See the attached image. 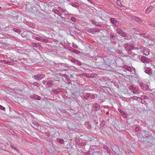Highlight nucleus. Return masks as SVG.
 <instances>
[{
    "label": "nucleus",
    "instance_id": "13",
    "mask_svg": "<svg viewBox=\"0 0 155 155\" xmlns=\"http://www.w3.org/2000/svg\"><path fill=\"white\" fill-rule=\"evenodd\" d=\"M131 54V56L133 57V58L134 59V60H136V59H138L139 58V55L137 54H135L134 53H130Z\"/></svg>",
    "mask_w": 155,
    "mask_h": 155
},
{
    "label": "nucleus",
    "instance_id": "55",
    "mask_svg": "<svg viewBox=\"0 0 155 155\" xmlns=\"http://www.w3.org/2000/svg\"><path fill=\"white\" fill-rule=\"evenodd\" d=\"M143 98L144 99H145V100H147V99H148L149 98L147 96H145L143 97Z\"/></svg>",
    "mask_w": 155,
    "mask_h": 155
},
{
    "label": "nucleus",
    "instance_id": "12",
    "mask_svg": "<svg viewBox=\"0 0 155 155\" xmlns=\"http://www.w3.org/2000/svg\"><path fill=\"white\" fill-rule=\"evenodd\" d=\"M61 88H58L57 89H53L52 91L55 94H58L61 91Z\"/></svg>",
    "mask_w": 155,
    "mask_h": 155
},
{
    "label": "nucleus",
    "instance_id": "15",
    "mask_svg": "<svg viewBox=\"0 0 155 155\" xmlns=\"http://www.w3.org/2000/svg\"><path fill=\"white\" fill-rule=\"evenodd\" d=\"M132 19L138 22H139L140 21L142 22V21H143V20L140 19V18L136 16H133Z\"/></svg>",
    "mask_w": 155,
    "mask_h": 155
},
{
    "label": "nucleus",
    "instance_id": "31",
    "mask_svg": "<svg viewBox=\"0 0 155 155\" xmlns=\"http://www.w3.org/2000/svg\"><path fill=\"white\" fill-rule=\"evenodd\" d=\"M95 29H90L88 30L89 32H91L93 34L95 32Z\"/></svg>",
    "mask_w": 155,
    "mask_h": 155
},
{
    "label": "nucleus",
    "instance_id": "19",
    "mask_svg": "<svg viewBox=\"0 0 155 155\" xmlns=\"http://www.w3.org/2000/svg\"><path fill=\"white\" fill-rule=\"evenodd\" d=\"M110 21L113 24H114L117 22V20L114 18H111L110 19Z\"/></svg>",
    "mask_w": 155,
    "mask_h": 155
},
{
    "label": "nucleus",
    "instance_id": "43",
    "mask_svg": "<svg viewBox=\"0 0 155 155\" xmlns=\"http://www.w3.org/2000/svg\"><path fill=\"white\" fill-rule=\"evenodd\" d=\"M150 136V135L148 134H145L143 136L144 138H147Z\"/></svg>",
    "mask_w": 155,
    "mask_h": 155
},
{
    "label": "nucleus",
    "instance_id": "57",
    "mask_svg": "<svg viewBox=\"0 0 155 155\" xmlns=\"http://www.w3.org/2000/svg\"><path fill=\"white\" fill-rule=\"evenodd\" d=\"M62 20L63 21L65 22V18L63 17H61Z\"/></svg>",
    "mask_w": 155,
    "mask_h": 155
},
{
    "label": "nucleus",
    "instance_id": "4",
    "mask_svg": "<svg viewBox=\"0 0 155 155\" xmlns=\"http://www.w3.org/2000/svg\"><path fill=\"white\" fill-rule=\"evenodd\" d=\"M70 61L72 63H74V64H77L78 66H80L82 65V64L80 61L78 60L75 59L74 58H72L70 60Z\"/></svg>",
    "mask_w": 155,
    "mask_h": 155
},
{
    "label": "nucleus",
    "instance_id": "56",
    "mask_svg": "<svg viewBox=\"0 0 155 155\" xmlns=\"http://www.w3.org/2000/svg\"><path fill=\"white\" fill-rule=\"evenodd\" d=\"M85 143H80V144L79 145V146H83L84 145Z\"/></svg>",
    "mask_w": 155,
    "mask_h": 155
},
{
    "label": "nucleus",
    "instance_id": "17",
    "mask_svg": "<svg viewBox=\"0 0 155 155\" xmlns=\"http://www.w3.org/2000/svg\"><path fill=\"white\" fill-rule=\"evenodd\" d=\"M134 126L135 127V128L134 129L135 131L136 132H138L140 129V126L138 124L135 125Z\"/></svg>",
    "mask_w": 155,
    "mask_h": 155
},
{
    "label": "nucleus",
    "instance_id": "44",
    "mask_svg": "<svg viewBox=\"0 0 155 155\" xmlns=\"http://www.w3.org/2000/svg\"><path fill=\"white\" fill-rule=\"evenodd\" d=\"M130 89L132 90H134L135 91H136V88L134 87H133L132 86H131L130 87Z\"/></svg>",
    "mask_w": 155,
    "mask_h": 155
},
{
    "label": "nucleus",
    "instance_id": "26",
    "mask_svg": "<svg viewBox=\"0 0 155 155\" xmlns=\"http://www.w3.org/2000/svg\"><path fill=\"white\" fill-rule=\"evenodd\" d=\"M117 32L118 34H121L123 31L120 28H117L116 29Z\"/></svg>",
    "mask_w": 155,
    "mask_h": 155
},
{
    "label": "nucleus",
    "instance_id": "22",
    "mask_svg": "<svg viewBox=\"0 0 155 155\" xmlns=\"http://www.w3.org/2000/svg\"><path fill=\"white\" fill-rule=\"evenodd\" d=\"M12 30L13 31H15L16 32L18 33L19 34H20L21 32V30L19 29L13 28Z\"/></svg>",
    "mask_w": 155,
    "mask_h": 155
},
{
    "label": "nucleus",
    "instance_id": "7",
    "mask_svg": "<svg viewBox=\"0 0 155 155\" xmlns=\"http://www.w3.org/2000/svg\"><path fill=\"white\" fill-rule=\"evenodd\" d=\"M31 45L34 47L38 48L39 50H42L43 49V47L42 46L40 45L39 43H32Z\"/></svg>",
    "mask_w": 155,
    "mask_h": 155
},
{
    "label": "nucleus",
    "instance_id": "10",
    "mask_svg": "<svg viewBox=\"0 0 155 155\" xmlns=\"http://www.w3.org/2000/svg\"><path fill=\"white\" fill-rule=\"evenodd\" d=\"M153 7L154 5H149L148 7H147L145 11L146 13L147 14L150 13L151 10L153 9Z\"/></svg>",
    "mask_w": 155,
    "mask_h": 155
},
{
    "label": "nucleus",
    "instance_id": "46",
    "mask_svg": "<svg viewBox=\"0 0 155 155\" xmlns=\"http://www.w3.org/2000/svg\"><path fill=\"white\" fill-rule=\"evenodd\" d=\"M72 51L74 53L78 54V51L76 50L73 49Z\"/></svg>",
    "mask_w": 155,
    "mask_h": 155
},
{
    "label": "nucleus",
    "instance_id": "59",
    "mask_svg": "<svg viewBox=\"0 0 155 155\" xmlns=\"http://www.w3.org/2000/svg\"><path fill=\"white\" fill-rule=\"evenodd\" d=\"M91 22L93 24H95L96 23V22L95 21L92 20H91Z\"/></svg>",
    "mask_w": 155,
    "mask_h": 155
},
{
    "label": "nucleus",
    "instance_id": "42",
    "mask_svg": "<svg viewBox=\"0 0 155 155\" xmlns=\"http://www.w3.org/2000/svg\"><path fill=\"white\" fill-rule=\"evenodd\" d=\"M149 89V86L148 85H145L144 88L143 90H147Z\"/></svg>",
    "mask_w": 155,
    "mask_h": 155
},
{
    "label": "nucleus",
    "instance_id": "47",
    "mask_svg": "<svg viewBox=\"0 0 155 155\" xmlns=\"http://www.w3.org/2000/svg\"><path fill=\"white\" fill-rule=\"evenodd\" d=\"M71 21H73V22H75L76 21V19L75 18L72 17L71 18Z\"/></svg>",
    "mask_w": 155,
    "mask_h": 155
},
{
    "label": "nucleus",
    "instance_id": "64",
    "mask_svg": "<svg viewBox=\"0 0 155 155\" xmlns=\"http://www.w3.org/2000/svg\"><path fill=\"white\" fill-rule=\"evenodd\" d=\"M15 150L17 151V152L18 153H19V150L17 148V149H15Z\"/></svg>",
    "mask_w": 155,
    "mask_h": 155
},
{
    "label": "nucleus",
    "instance_id": "51",
    "mask_svg": "<svg viewBox=\"0 0 155 155\" xmlns=\"http://www.w3.org/2000/svg\"><path fill=\"white\" fill-rule=\"evenodd\" d=\"M6 61H7V60H1V62H2V63H4L5 64H6Z\"/></svg>",
    "mask_w": 155,
    "mask_h": 155
},
{
    "label": "nucleus",
    "instance_id": "62",
    "mask_svg": "<svg viewBox=\"0 0 155 155\" xmlns=\"http://www.w3.org/2000/svg\"><path fill=\"white\" fill-rule=\"evenodd\" d=\"M100 31V30H99V29L95 30V32H99Z\"/></svg>",
    "mask_w": 155,
    "mask_h": 155
},
{
    "label": "nucleus",
    "instance_id": "60",
    "mask_svg": "<svg viewBox=\"0 0 155 155\" xmlns=\"http://www.w3.org/2000/svg\"><path fill=\"white\" fill-rule=\"evenodd\" d=\"M137 97L135 96H133L132 97V98H133V99H135L136 100H137V99L135 98H137Z\"/></svg>",
    "mask_w": 155,
    "mask_h": 155
},
{
    "label": "nucleus",
    "instance_id": "16",
    "mask_svg": "<svg viewBox=\"0 0 155 155\" xmlns=\"http://www.w3.org/2000/svg\"><path fill=\"white\" fill-rule=\"evenodd\" d=\"M92 118L96 124H98V122H97V117L96 116L93 115L92 116Z\"/></svg>",
    "mask_w": 155,
    "mask_h": 155
},
{
    "label": "nucleus",
    "instance_id": "34",
    "mask_svg": "<svg viewBox=\"0 0 155 155\" xmlns=\"http://www.w3.org/2000/svg\"><path fill=\"white\" fill-rule=\"evenodd\" d=\"M75 142L76 143L77 145H79V144H80V141L79 139H78L77 138H76L75 139Z\"/></svg>",
    "mask_w": 155,
    "mask_h": 155
},
{
    "label": "nucleus",
    "instance_id": "58",
    "mask_svg": "<svg viewBox=\"0 0 155 155\" xmlns=\"http://www.w3.org/2000/svg\"><path fill=\"white\" fill-rule=\"evenodd\" d=\"M133 28V29L134 30H136L137 29V27H136L135 26H132Z\"/></svg>",
    "mask_w": 155,
    "mask_h": 155
},
{
    "label": "nucleus",
    "instance_id": "25",
    "mask_svg": "<svg viewBox=\"0 0 155 155\" xmlns=\"http://www.w3.org/2000/svg\"><path fill=\"white\" fill-rule=\"evenodd\" d=\"M54 12L55 13L58 15H59V16L61 17V14H60V12L58 10H57V9H55L54 10Z\"/></svg>",
    "mask_w": 155,
    "mask_h": 155
},
{
    "label": "nucleus",
    "instance_id": "39",
    "mask_svg": "<svg viewBox=\"0 0 155 155\" xmlns=\"http://www.w3.org/2000/svg\"><path fill=\"white\" fill-rule=\"evenodd\" d=\"M29 26L32 28H34L35 27V25L32 23H30Z\"/></svg>",
    "mask_w": 155,
    "mask_h": 155
},
{
    "label": "nucleus",
    "instance_id": "48",
    "mask_svg": "<svg viewBox=\"0 0 155 155\" xmlns=\"http://www.w3.org/2000/svg\"><path fill=\"white\" fill-rule=\"evenodd\" d=\"M118 111L121 114H122L123 113H124V112L120 109H118Z\"/></svg>",
    "mask_w": 155,
    "mask_h": 155
},
{
    "label": "nucleus",
    "instance_id": "21",
    "mask_svg": "<svg viewBox=\"0 0 155 155\" xmlns=\"http://www.w3.org/2000/svg\"><path fill=\"white\" fill-rule=\"evenodd\" d=\"M57 141L60 143L61 144H63L64 143V140L58 138L57 139Z\"/></svg>",
    "mask_w": 155,
    "mask_h": 155
},
{
    "label": "nucleus",
    "instance_id": "9",
    "mask_svg": "<svg viewBox=\"0 0 155 155\" xmlns=\"http://www.w3.org/2000/svg\"><path fill=\"white\" fill-rule=\"evenodd\" d=\"M30 97L31 99H36L37 100H40L41 99V97L35 94H33L30 96Z\"/></svg>",
    "mask_w": 155,
    "mask_h": 155
},
{
    "label": "nucleus",
    "instance_id": "3",
    "mask_svg": "<svg viewBox=\"0 0 155 155\" xmlns=\"http://www.w3.org/2000/svg\"><path fill=\"white\" fill-rule=\"evenodd\" d=\"M44 77V74H38L37 75H33L32 78L36 80H40L43 78Z\"/></svg>",
    "mask_w": 155,
    "mask_h": 155
},
{
    "label": "nucleus",
    "instance_id": "24",
    "mask_svg": "<svg viewBox=\"0 0 155 155\" xmlns=\"http://www.w3.org/2000/svg\"><path fill=\"white\" fill-rule=\"evenodd\" d=\"M104 148L106 150V151L108 153H109L110 150L109 149L108 147H107V146L106 145H104Z\"/></svg>",
    "mask_w": 155,
    "mask_h": 155
},
{
    "label": "nucleus",
    "instance_id": "63",
    "mask_svg": "<svg viewBox=\"0 0 155 155\" xmlns=\"http://www.w3.org/2000/svg\"><path fill=\"white\" fill-rule=\"evenodd\" d=\"M127 69V70H128V71H130V67H127V68H126Z\"/></svg>",
    "mask_w": 155,
    "mask_h": 155
},
{
    "label": "nucleus",
    "instance_id": "11",
    "mask_svg": "<svg viewBox=\"0 0 155 155\" xmlns=\"http://www.w3.org/2000/svg\"><path fill=\"white\" fill-rule=\"evenodd\" d=\"M134 48V46L132 44H130L128 48V53H131V50Z\"/></svg>",
    "mask_w": 155,
    "mask_h": 155
},
{
    "label": "nucleus",
    "instance_id": "5",
    "mask_svg": "<svg viewBox=\"0 0 155 155\" xmlns=\"http://www.w3.org/2000/svg\"><path fill=\"white\" fill-rule=\"evenodd\" d=\"M89 97L91 98L92 99H94L95 97V96L93 94H91L89 93L86 94L84 96V98L86 100Z\"/></svg>",
    "mask_w": 155,
    "mask_h": 155
},
{
    "label": "nucleus",
    "instance_id": "1",
    "mask_svg": "<svg viewBox=\"0 0 155 155\" xmlns=\"http://www.w3.org/2000/svg\"><path fill=\"white\" fill-rule=\"evenodd\" d=\"M117 35L115 34L111 33L110 34V40L111 42L113 44L116 43V38Z\"/></svg>",
    "mask_w": 155,
    "mask_h": 155
},
{
    "label": "nucleus",
    "instance_id": "6",
    "mask_svg": "<svg viewBox=\"0 0 155 155\" xmlns=\"http://www.w3.org/2000/svg\"><path fill=\"white\" fill-rule=\"evenodd\" d=\"M144 72L150 76L152 73L151 69L150 68L148 67H145Z\"/></svg>",
    "mask_w": 155,
    "mask_h": 155
},
{
    "label": "nucleus",
    "instance_id": "52",
    "mask_svg": "<svg viewBox=\"0 0 155 155\" xmlns=\"http://www.w3.org/2000/svg\"><path fill=\"white\" fill-rule=\"evenodd\" d=\"M50 134L49 133L47 132V133H45V136H46L48 137H50Z\"/></svg>",
    "mask_w": 155,
    "mask_h": 155
},
{
    "label": "nucleus",
    "instance_id": "45",
    "mask_svg": "<svg viewBox=\"0 0 155 155\" xmlns=\"http://www.w3.org/2000/svg\"><path fill=\"white\" fill-rule=\"evenodd\" d=\"M142 100H143V99L142 98H140L139 97H137V100L138 101H139L141 102V103H143L142 102Z\"/></svg>",
    "mask_w": 155,
    "mask_h": 155
},
{
    "label": "nucleus",
    "instance_id": "18",
    "mask_svg": "<svg viewBox=\"0 0 155 155\" xmlns=\"http://www.w3.org/2000/svg\"><path fill=\"white\" fill-rule=\"evenodd\" d=\"M85 155H94V152L93 151H89L85 153Z\"/></svg>",
    "mask_w": 155,
    "mask_h": 155
},
{
    "label": "nucleus",
    "instance_id": "27",
    "mask_svg": "<svg viewBox=\"0 0 155 155\" xmlns=\"http://www.w3.org/2000/svg\"><path fill=\"white\" fill-rule=\"evenodd\" d=\"M143 52L144 54L145 55H146V56L148 55L149 54V52L147 50H146V49H144L143 50Z\"/></svg>",
    "mask_w": 155,
    "mask_h": 155
},
{
    "label": "nucleus",
    "instance_id": "36",
    "mask_svg": "<svg viewBox=\"0 0 155 155\" xmlns=\"http://www.w3.org/2000/svg\"><path fill=\"white\" fill-rule=\"evenodd\" d=\"M60 74V75L61 76H63V77H64L65 78H66V79H67V77H68V76H67V75H66L65 74H61V73H60L59 74Z\"/></svg>",
    "mask_w": 155,
    "mask_h": 155
},
{
    "label": "nucleus",
    "instance_id": "20",
    "mask_svg": "<svg viewBox=\"0 0 155 155\" xmlns=\"http://www.w3.org/2000/svg\"><path fill=\"white\" fill-rule=\"evenodd\" d=\"M32 124L33 125L34 128H37L39 126V124L37 122H34L32 123Z\"/></svg>",
    "mask_w": 155,
    "mask_h": 155
},
{
    "label": "nucleus",
    "instance_id": "37",
    "mask_svg": "<svg viewBox=\"0 0 155 155\" xmlns=\"http://www.w3.org/2000/svg\"><path fill=\"white\" fill-rule=\"evenodd\" d=\"M72 46L74 48H78V46L77 45L75 44L74 43H72Z\"/></svg>",
    "mask_w": 155,
    "mask_h": 155
},
{
    "label": "nucleus",
    "instance_id": "2",
    "mask_svg": "<svg viewBox=\"0 0 155 155\" xmlns=\"http://www.w3.org/2000/svg\"><path fill=\"white\" fill-rule=\"evenodd\" d=\"M141 61L145 63H149L152 62V60L148 58L145 56H142L140 58Z\"/></svg>",
    "mask_w": 155,
    "mask_h": 155
},
{
    "label": "nucleus",
    "instance_id": "14",
    "mask_svg": "<svg viewBox=\"0 0 155 155\" xmlns=\"http://www.w3.org/2000/svg\"><path fill=\"white\" fill-rule=\"evenodd\" d=\"M71 5L73 7L78 8L79 5L78 3L76 2H73L71 3Z\"/></svg>",
    "mask_w": 155,
    "mask_h": 155
},
{
    "label": "nucleus",
    "instance_id": "53",
    "mask_svg": "<svg viewBox=\"0 0 155 155\" xmlns=\"http://www.w3.org/2000/svg\"><path fill=\"white\" fill-rule=\"evenodd\" d=\"M0 109L4 110L5 109V107H3L2 106L0 105Z\"/></svg>",
    "mask_w": 155,
    "mask_h": 155
},
{
    "label": "nucleus",
    "instance_id": "8",
    "mask_svg": "<svg viewBox=\"0 0 155 155\" xmlns=\"http://www.w3.org/2000/svg\"><path fill=\"white\" fill-rule=\"evenodd\" d=\"M93 108L95 109V111H98L100 109V106L97 103H96L93 104Z\"/></svg>",
    "mask_w": 155,
    "mask_h": 155
},
{
    "label": "nucleus",
    "instance_id": "23",
    "mask_svg": "<svg viewBox=\"0 0 155 155\" xmlns=\"http://www.w3.org/2000/svg\"><path fill=\"white\" fill-rule=\"evenodd\" d=\"M46 84L49 87L51 85H53V81H50L47 82Z\"/></svg>",
    "mask_w": 155,
    "mask_h": 155
},
{
    "label": "nucleus",
    "instance_id": "61",
    "mask_svg": "<svg viewBox=\"0 0 155 155\" xmlns=\"http://www.w3.org/2000/svg\"><path fill=\"white\" fill-rule=\"evenodd\" d=\"M91 125H88L87 127V128L88 129H90L91 128Z\"/></svg>",
    "mask_w": 155,
    "mask_h": 155
},
{
    "label": "nucleus",
    "instance_id": "33",
    "mask_svg": "<svg viewBox=\"0 0 155 155\" xmlns=\"http://www.w3.org/2000/svg\"><path fill=\"white\" fill-rule=\"evenodd\" d=\"M13 64V62L9 61L7 60V61L5 64L8 65H12Z\"/></svg>",
    "mask_w": 155,
    "mask_h": 155
},
{
    "label": "nucleus",
    "instance_id": "35",
    "mask_svg": "<svg viewBox=\"0 0 155 155\" xmlns=\"http://www.w3.org/2000/svg\"><path fill=\"white\" fill-rule=\"evenodd\" d=\"M121 34V36L123 37H126L127 35L126 33L125 32H124L123 31H122Z\"/></svg>",
    "mask_w": 155,
    "mask_h": 155
},
{
    "label": "nucleus",
    "instance_id": "38",
    "mask_svg": "<svg viewBox=\"0 0 155 155\" xmlns=\"http://www.w3.org/2000/svg\"><path fill=\"white\" fill-rule=\"evenodd\" d=\"M41 41L42 42H44L46 43L48 42V40L47 39H41Z\"/></svg>",
    "mask_w": 155,
    "mask_h": 155
},
{
    "label": "nucleus",
    "instance_id": "54",
    "mask_svg": "<svg viewBox=\"0 0 155 155\" xmlns=\"http://www.w3.org/2000/svg\"><path fill=\"white\" fill-rule=\"evenodd\" d=\"M35 39L38 41H41V38H40L39 37H35Z\"/></svg>",
    "mask_w": 155,
    "mask_h": 155
},
{
    "label": "nucleus",
    "instance_id": "41",
    "mask_svg": "<svg viewBox=\"0 0 155 155\" xmlns=\"http://www.w3.org/2000/svg\"><path fill=\"white\" fill-rule=\"evenodd\" d=\"M11 147L13 149L15 150L17 149V147L15 146L13 144H12L11 145Z\"/></svg>",
    "mask_w": 155,
    "mask_h": 155
},
{
    "label": "nucleus",
    "instance_id": "50",
    "mask_svg": "<svg viewBox=\"0 0 155 155\" xmlns=\"http://www.w3.org/2000/svg\"><path fill=\"white\" fill-rule=\"evenodd\" d=\"M38 36L39 37H42V38H45V36H44V35H42V34H39Z\"/></svg>",
    "mask_w": 155,
    "mask_h": 155
},
{
    "label": "nucleus",
    "instance_id": "40",
    "mask_svg": "<svg viewBox=\"0 0 155 155\" xmlns=\"http://www.w3.org/2000/svg\"><path fill=\"white\" fill-rule=\"evenodd\" d=\"M140 85L141 89L143 90L145 85L143 84H140Z\"/></svg>",
    "mask_w": 155,
    "mask_h": 155
},
{
    "label": "nucleus",
    "instance_id": "30",
    "mask_svg": "<svg viewBox=\"0 0 155 155\" xmlns=\"http://www.w3.org/2000/svg\"><path fill=\"white\" fill-rule=\"evenodd\" d=\"M59 9H61L62 11V12L66 14H67L68 13V12L66 9H63L61 8V7H60V8Z\"/></svg>",
    "mask_w": 155,
    "mask_h": 155
},
{
    "label": "nucleus",
    "instance_id": "29",
    "mask_svg": "<svg viewBox=\"0 0 155 155\" xmlns=\"http://www.w3.org/2000/svg\"><path fill=\"white\" fill-rule=\"evenodd\" d=\"M129 45L128 44H126L125 45L124 48L125 50L127 51L128 52V48H129Z\"/></svg>",
    "mask_w": 155,
    "mask_h": 155
},
{
    "label": "nucleus",
    "instance_id": "49",
    "mask_svg": "<svg viewBox=\"0 0 155 155\" xmlns=\"http://www.w3.org/2000/svg\"><path fill=\"white\" fill-rule=\"evenodd\" d=\"M148 25H149L150 26H153L154 27H155V24H153V23H150V24H148Z\"/></svg>",
    "mask_w": 155,
    "mask_h": 155
},
{
    "label": "nucleus",
    "instance_id": "28",
    "mask_svg": "<svg viewBox=\"0 0 155 155\" xmlns=\"http://www.w3.org/2000/svg\"><path fill=\"white\" fill-rule=\"evenodd\" d=\"M31 85L33 86H36L37 87H39L40 86V85L39 84L36 83V82L33 83H31Z\"/></svg>",
    "mask_w": 155,
    "mask_h": 155
},
{
    "label": "nucleus",
    "instance_id": "32",
    "mask_svg": "<svg viewBox=\"0 0 155 155\" xmlns=\"http://www.w3.org/2000/svg\"><path fill=\"white\" fill-rule=\"evenodd\" d=\"M116 3L117 5L119 6H122V4L120 2V1L119 0H117L116 2Z\"/></svg>",
    "mask_w": 155,
    "mask_h": 155
}]
</instances>
